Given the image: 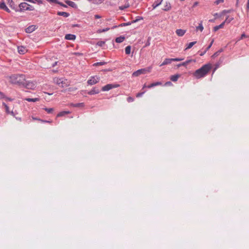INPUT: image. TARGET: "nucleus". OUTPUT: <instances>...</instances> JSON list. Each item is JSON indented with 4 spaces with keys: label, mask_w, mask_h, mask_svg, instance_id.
<instances>
[{
    "label": "nucleus",
    "mask_w": 249,
    "mask_h": 249,
    "mask_svg": "<svg viewBox=\"0 0 249 249\" xmlns=\"http://www.w3.org/2000/svg\"><path fill=\"white\" fill-rule=\"evenodd\" d=\"M212 69L210 64H206L200 68L196 70L193 73L194 76L197 79H199L205 76Z\"/></svg>",
    "instance_id": "obj_1"
},
{
    "label": "nucleus",
    "mask_w": 249,
    "mask_h": 249,
    "mask_svg": "<svg viewBox=\"0 0 249 249\" xmlns=\"http://www.w3.org/2000/svg\"><path fill=\"white\" fill-rule=\"evenodd\" d=\"M24 74H13L10 76V82L12 84L22 85L25 83Z\"/></svg>",
    "instance_id": "obj_2"
},
{
    "label": "nucleus",
    "mask_w": 249,
    "mask_h": 249,
    "mask_svg": "<svg viewBox=\"0 0 249 249\" xmlns=\"http://www.w3.org/2000/svg\"><path fill=\"white\" fill-rule=\"evenodd\" d=\"M34 10V7L27 3L21 2L19 4L18 6H17L16 12H21L25 10L33 11Z\"/></svg>",
    "instance_id": "obj_3"
},
{
    "label": "nucleus",
    "mask_w": 249,
    "mask_h": 249,
    "mask_svg": "<svg viewBox=\"0 0 249 249\" xmlns=\"http://www.w3.org/2000/svg\"><path fill=\"white\" fill-rule=\"evenodd\" d=\"M54 82L61 88H65L69 86L67 80L64 78H55L53 79Z\"/></svg>",
    "instance_id": "obj_4"
},
{
    "label": "nucleus",
    "mask_w": 249,
    "mask_h": 249,
    "mask_svg": "<svg viewBox=\"0 0 249 249\" xmlns=\"http://www.w3.org/2000/svg\"><path fill=\"white\" fill-rule=\"evenodd\" d=\"M152 67H149L147 68L139 69L132 73L133 76H138L142 74H145L147 72H150L151 71Z\"/></svg>",
    "instance_id": "obj_5"
},
{
    "label": "nucleus",
    "mask_w": 249,
    "mask_h": 249,
    "mask_svg": "<svg viewBox=\"0 0 249 249\" xmlns=\"http://www.w3.org/2000/svg\"><path fill=\"white\" fill-rule=\"evenodd\" d=\"M27 89H34L36 88V85L35 83L32 81H26L25 80V83L22 85Z\"/></svg>",
    "instance_id": "obj_6"
},
{
    "label": "nucleus",
    "mask_w": 249,
    "mask_h": 249,
    "mask_svg": "<svg viewBox=\"0 0 249 249\" xmlns=\"http://www.w3.org/2000/svg\"><path fill=\"white\" fill-rule=\"evenodd\" d=\"M100 80V78L97 76H91L90 78L88 80V84L89 85H92L95 84H97L99 82Z\"/></svg>",
    "instance_id": "obj_7"
},
{
    "label": "nucleus",
    "mask_w": 249,
    "mask_h": 249,
    "mask_svg": "<svg viewBox=\"0 0 249 249\" xmlns=\"http://www.w3.org/2000/svg\"><path fill=\"white\" fill-rule=\"evenodd\" d=\"M119 86V85L118 84H107V85H105V86L103 87L102 88V90L104 91H108L111 89L118 87Z\"/></svg>",
    "instance_id": "obj_8"
},
{
    "label": "nucleus",
    "mask_w": 249,
    "mask_h": 249,
    "mask_svg": "<svg viewBox=\"0 0 249 249\" xmlns=\"http://www.w3.org/2000/svg\"><path fill=\"white\" fill-rule=\"evenodd\" d=\"M84 92L85 93H87L89 95H94L98 94L100 92V89L97 87H94L91 90H85Z\"/></svg>",
    "instance_id": "obj_9"
},
{
    "label": "nucleus",
    "mask_w": 249,
    "mask_h": 249,
    "mask_svg": "<svg viewBox=\"0 0 249 249\" xmlns=\"http://www.w3.org/2000/svg\"><path fill=\"white\" fill-rule=\"evenodd\" d=\"M36 29H37V27H36V25H30L29 27H28L27 28H26L25 32L27 33H31L33 32H34V31H35Z\"/></svg>",
    "instance_id": "obj_10"
},
{
    "label": "nucleus",
    "mask_w": 249,
    "mask_h": 249,
    "mask_svg": "<svg viewBox=\"0 0 249 249\" xmlns=\"http://www.w3.org/2000/svg\"><path fill=\"white\" fill-rule=\"evenodd\" d=\"M7 4L12 9L15 10L16 12L17 6L15 4L13 0H7Z\"/></svg>",
    "instance_id": "obj_11"
},
{
    "label": "nucleus",
    "mask_w": 249,
    "mask_h": 249,
    "mask_svg": "<svg viewBox=\"0 0 249 249\" xmlns=\"http://www.w3.org/2000/svg\"><path fill=\"white\" fill-rule=\"evenodd\" d=\"M76 36L73 34H66L65 38L67 40H73L75 39Z\"/></svg>",
    "instance_id": "obj_12"
},
{
    "label": "nucleus",
    "mask_w": 249,
    "mask_h": 249,
    "mask_svg": "<svg viewBox=\"0 0 249 249\" xmlns=\"http://www.w3.org/2000/svg\"><path fill=\"white\" fill-rule=\"evenodd\" d=\"M65 2L69 6H70L72 7V8H76L77 7V6L76 4V3H74V2L72 1L67 0L65 1Z\"/></svg>",
    "instance_id": "obj_13"
},
{
    "label": "nucleus",
    "mask_w": 249,
    "mask_h": 249,
    "mask_svg": "<svg viewBox=\"0 0 249 249\" xmlns=\"http://www.w3.org/2000/svg\"><path fill=\"white\" fill-rule=\"evenodd\" d=\"M176 33L178 36H182L186 33V31L182 29H177Z\"/></svg>",
    "instance_id": "obj_14"
},
{
    "label": "nucleus",
    "mask_w": 249,
    "mask_h": 249,
    "mask_svg": "<svg viewBox=\"0 0 249 249\" xmlns=\"http://www.w3.org/2000/svg\"><path fill=\"white\" fill-rule=\"evenodd\" d=\"M172 62V58H166L164 61L160 65V66L170 64Z\"/></svg>",
    "instance_id": "obj_15"
},
{
    "label": "nucleus",
    "mask_w": 249,
    "mask_h": 249,
    "mask_svg": "<svg viewBox=\"0 0 249 249\" xmlns=\"http://www.w3.org/2000/svg\"><path fill=\"white\" fill-rule=\"evenodd\" d=\"M162 1V0H157L156 1H155L152 4L153 8L155 9L156 7H157L161 3Z\"/></svg>",
    "instance_id": "obj_16"
},
{
    "label": "nucleus",
    "mask_w": 249,
    "mask_h": 249,
    "mask_svg": "<svg viewBox=\"0 0 249 249\" xmlns=\"http://www.w3.org/2000/svg\"><path fill=\"white\" fill-rule=\"evenodd\" d=\"M57 14L58 15V16H63L65 18H67L69 16H70V14L69 13H67V12H58L57 13Z\"/></svg>",
    "instance_id": "obj_17"
},
{
    "label": "nucleus",
    "mask_w": 249,
    "mask_h": 249,
    "mask_svg": "<svg viewBox=\"0 0 249 249\" xmlns=\"http://www.w3.org/2000/svg\"><path fill=\"white\" fill-rule=\"evenodd\" d=\"M71 106L73 107H83L84 106V103H76V104H71Z\"/></svg>",
    "instance_id": "obj_18"
},
{
    "label": "nucleus",
    "mask_w": 249,
    "mask_h": 249,
    "mask_svg": "<svg viewBox=\"0 0 249 249\" xmlns=\"http://www.w3.org/2000/svg\"><path fill=\"white\" fill-rule=\"evenodd\" d=\"M18 49L20 54H24L26 51L25 48L23 46L18 47Z\"/></svg>",
    "instance_id": "obj_19"
},
{
    "label": "nucleus",
    "mask_w": 249,
    "mask_h": 249,
    "mask_svg": "<svg viewBox=\"0 0 249 249\" xmlns=\"http://www.w3.org/2000/svg\"><path fill=\"white\" fill-rule=\"evenodd\" d=\"M179 77V74L173 75L171 76L170 79L171 81H172L173 82H176L178 80Z\"/></svg>",
    "instance_id": "obj_20"
},
{
    "label": "nucleus",
    "mask_w": 249,
    "mask_h": 249,
    "mask_svg": "<svg viewBox=\"0 0 249 249\" xmlns=\"http://www.w3.org/2000/svg\"><path fill=\"white\" fill-rule=\"evenodd\" d=\"M203 29H204V28H203V26L202 25V21H201L200 23H199L198 26L196 27V31H197L199 30L200 32H202V31L203 30Z\"/></svg>",
    "instance_id": "obj_21"
},
{
    "label": "nucleus",
    "mask_w": 249,
    "mask_h": 249,
    "mask_svg": "<svg viewBox=\"0 0 249 249\" xmlns=\"http://www.w3.org/2000/svg\"><path fill=\"white\" fill-rule=\"evenodd\" d=\"M171 8V4L169 2H166L164 8H162L163 10L167 11L169 10Z\"/></svg>",
    "instance_id": "obj_22"
},
{
    "label": "nucleus",
    "mask_w": 249,
    "mask_h": 249,
    "mask_svg": "<svg viewBox=\"0 0 249 249\" xmlns=\"http://www.w3.org/2000/svg\"><path fill=\"white\" fill-rule=\"evenodd\" d=\"M224 22H222L220 25L214 27V28H213V31L214 32H216L219 29L222 28L224 27Z\"/></svg>",
    "instance_id": "obj_23"
},
{
    "label": "nucleus",
    "mask_w": 249,
    "mask_h": 249,
    "mask_svg": "<svg viewBox=\"0 0 249 249\" xmlns=\"http://www.w3.org/2000/svg\"><path fill=\"white\" fill-rule=\"evenodd\" d=\"M125 39V37L123 36H120L119 37H117L115 39V41L117 43H122Z\"/></svg>",
    "instance_id": "obj_24"
},
{
    "label": "nucleus",
    "mask_w": 249,
    "mask_h": 249,
    "mask_svg": "<svg viewBox=\"0 0 249 249\" xmlns=\"http://www.w3.org/2000/svg\"><path fill=\"white\" fill-rule=\"evenodd\" d=\"M25 100L28 102H36L37 101H38L39 100V99L38 98H25Z\"/></svg>",
    "instance_id": "obj_25"
},
{
    "label": "nucleus",
    "mask_w": 249,
    "mask_h": 249,
    "mask_svg": "<svg viewBox=\"0 0 249 249\" xmlns=\"http://www.w3.org/2000/svg\"><path fill=\"white\" fill-rule=\"evenodd\" d=\"M234 19V18L233 17H230L229 16L226 18V19L224 21H223V22H224V24L225 23H230L233 19Z\"/></svg>",
    "instance_id": "obj_26"
},
{
    "label": "nucleus",
    "mask_w": 249,
    "mask_h": 249,
    "mask_svg": "<svg viewBox=\"0 0 249 249\" xmlns=\"http://www.w3.org/2000/svg\"><path fill=\"white\" fill-rule=\"evenodd\" d=\"M2 106L4 107L6 113L8 114L10 112L9 107L5 103H2Z\"/></svg>",
    "instance_id": "obj_27"
},
{
    "label": "nucleus",
    "mask_w": 249,
    "mask_h": 249,
    "mask_svg": "<svg viewBox=\"0 0 249 249\" xmlns=\"http://www.w3.org/2000/svg\"><path fill=\"white\" fill-rule=\"evenodd\" d=\"M196 41H193L187 44V47L186 48L185 50L191 48L195 44H196Z\"/></svg>",
    "instance_id": "obj_28"
},
{
    "label": "nucleus",
    "mask_w": 249,
    "mask_h": 249,
    "mask_svg": "<svg viewBox=\"0 0 249 249\" xmlns=\"http://www.w3.org/2000/svg\"><path fill=\"white\" fill-rule=\"evenodd\" d=\"M70 113V112L69 111H61L60 112H59L57 115V117H61V116H63L66 114H68Z\"/></svg>",
    "instance_id": "obj_29"
},
{
    "label": "nucleus",
    "mask_w": 249,
    "mask_h": 249,
    "mask_svg": "<svg viewBox=\"0 0 249 249\" xmlns=\"http://www.w3.org/2000/svg\"><path fill=\"white\" fill-rule=\"evenodd\" d=\"M131 47L130 46H127L125 48V53L126 54H129L131 52Z\"/></svg>",
    "instance_id": "obj_30"
},
{
    "label": "nucleus",
    "mask_w": 249,
    "mask_h": 249,
    "mask_svg": "<svg viewBox=\"0 0 249 249\" xmlns=\"http://www.w3.org/2000/svg\"><path fill=\"white\" fill-rule=\"evenodd\" d=\"M107 63L106 62H97L94 64H93L94 66H102L106 64Z\"/></svg>",
    "instance_id": "obj_31"
},
{
    "label": "nucleus",
    "mask_w": 249,
    "mask_h": 249,
    "mask_svg": "<svg viewBox=\"0 0 249 249\" xmlns=\"http://www.w3.org/2000/svg\"><path fill=\"white\" fill-rule=\"evenodd\" d=\"M132 23V21L128 22L126 23H123L118 25L119 27H124L125 26L130 25Z\"/></svg>",
    "instance_id": "obj_32"
},
{
    "label": "nucleus",
    "mask_w": 249,
    "mask_h": 249,
    "mask_svg": "<svg viewBox=\"0 0 249 249\" xmlns=\"http://www.w3.org/2000/svg\"><path fill=\"white\" fill-rule=\"evenodd\" d=\"M48 113H52L53 111V108H43Z\"/></svg>",
    "instance_id": "obj_33"
},
{
    "label": "nucleus",
    "mask_w": 249,
    "mask_h": 249,
    "mask_svg": "<svg viewBox=\"0 0 249 249\" xmlns=\"http://www.w3.org/2000/svg\"><path fill=\"white\" fill-rule=\"evenodd\" d=\"M105 44V41H99L97 42L96 43V45L99 46H100V47H102L103 46V45H104Z\"/></svg>",
    "instance_id": "obj_34"
},
{
    "label": "nucleus",
    "mask_w": 249,
    "mask_h": 249,
    "mask_svg": "<svg viewBox=\"0 0 249 249\" xmlns=\"http://www.w3.org/2000/svg\"><path fill=\"white\" fill-rule=\"evenodd\" d=\"M109 29H110V28H105V29H99V30H98L97 32L99 33H102V32H105L107 31Z\"/></svg>",
    "instance_id": "obj_35"
},
{
    "label": "nucleus",
    "mask_w": 249,
    "mask_h": 249,
    "mask_svg": "<svg viewBox=\"0 0 249 249\" xmlns=\"http://www.w3.org/2000/svg\"><path fill=\"white\" fill-rule=\"evenodd\" d=\"M5 3L3 1L0 2V9H3L6 6Z\"/></svg>",
    "instance_id": "obj_36"
},
{
    "label": "nucleus",
    "mask_w": 249,
    "mask_h": 249,
    "mask_svg": "<svg viewBox=\"0 0 249 249\" xmlns=\"http://www.w3.org/2000/svg\"><path fill=\"white\" fill-rule=\"evenodd\" d=\"M161 84H162V83L160 82H156L152 83V86H153V87H156L157 86L161 85Z\"/></svg>",
    "instance_id": "obj_37"
},
{
    "label": "nucleus",
    "mask_w": 249,
    "mask_h": 249,
    "mask_svg": "<svg viewBox=\"0 0 249 249\" xmlns=\"http://www.w3.org/2000/svg\"><path fill=\"white\" fill-rule=\"evenodd\" d=\"M18 114V113L17 112V111H13L12 110V111H11L8 114H10L12 116H13V117H16V115Z\"/></svg>",
    "instance_id": "obj_38"
},
{
    "label": "nucleus",
    "mask_w": 249,
    "mask_h": 249,
    "mask_svg": "<svg viewBox=\"0 0 249 249\" xmlns=\"http://www.w3.org/2000/svg\"><path fill=\"white\" fill-rule=\"evenodd\" d=\"M213 41H214V40L213 39L211 41V42L210 43V45L206 48V49L205 50L206 52H207L210 49V48L212 47L213 43Z\"/></svg>",
    "instance_id": "obj_39"
},
{
    "label": "nucleus",
    "mask_w": 249,
    "mask_h": 249,
    "mask_svg": "<svg viewBox=\"0 0 249 249\" xmlns=\"http://www.w3.org/2000/svg\"><path fill=\"white\" fill-rule=\"evenodd\" d=\"M54 3L58 4L60 5H61V6H63L64 7H67V6L66 5L63 4L62 2H59L57 0L56 2H54Z\"/></svg>",
    "instance_id": "obj_40"
},
{
    "label": "nucleus",
    "mask_w": 249,
    "mask_h": 249,
    "mask_svg": "<svg viewBox=\"0 0 249 249\" xmlns=\"http://www.w3.org/2000/svg\"><path fill=\"white\" fill-rule=\"evenodd\" d=\"M184 59L183 58H172V62L173 61H182Z\"/></svg>",
    "instance_id": "obj_41"
},
{
    "label": "nucleus",
    "mask_w": 249,
    "mask_h": 249,
    "mask_svg": "<svg viewBox=\"0 0 249 249\" xmlns=\"http://www.w3.org/2000/svg\"><path fill=\"white\" fill-rule=\"evenodd\" d=\"M187 66L186 63L185 61V62H182L181 63L178 64L177 66L178 68H179V67H180L181 66Z\"/></svg>",
    "instance_id": "obj_42"
},
{
    "label": "nucleus",
    "mask_w": 249,
    "mask_h": 249,
    "mask_svg": "<svg viewBox=\"0 0 249 249\" xmlns=\"http://www.w3.org/2000/svg\"><path fill=\"white\" fill-rule=\"evenodd\" d=\"M6 98V96L3 92L0 91V99H5Z\"/></svg>",
    "instance_id": "obj_43"
},
{
    "label": "nucleus",
    "mask_w": 249,
    "mask_h": 249,
    "mask_svg": "<svg viewBox=\"0 0 249 249\" xmlns=\"http://www.w3.org/2000/svg\"><path fill=\"white\" fill-rule=\"evenodd\" d=\"M127 101L129 103L132 102L134 101V98L132 97H128L127 98Z\"/></svg>",
    "instance_id": "obj_44"
},
{
    "label": "nucleus",
    "mask_w": 249,
    "mask_h": 249,
    "mask_svg": "<svg viewBox=\"0 0 249 249\" xmlns=\"http://www.w3.org/2000/svg\"><path fill=\"white\" fill-rule=\"evenodd\" d=\"M219 53L217 51L215 53H213V54L212 56V57L213 58H214L215 57H217L218 55H219Z\"/></svg>",
    "instance_id": "obj_45"
},
{
    "label": "nucleus",
    "mask_w": 249,
    "mask_h": 249,
    "mask_svg": "<svg viewBox=\"0 0 249 249\" xmlns=\"http://www.w3.org/2000/svg\"><path fill=\"white\" fill-rule=\"evenodd\" d=\"M142 19V17H138L135 20L132 21V23H135V22L138 21L139 20Z\"/></svg>",
    "instance_id": "obj_46"
},
{
    "label": "nucleus",
    "mask_w": 249,
    "mask_h": 249,
    "mask_svg": "<svg viewBox=\"0 0 249 249\" xmlns=\"http://www.w3.org/2000/svg\"><path fill=\"white\" fill-rule=\"evenodd\" d=\"M247 37L246 35L244 33L242 34L240 37V38L238 40H240L241 39H243L244 38Z\"/></svg>",
    "instance_id": "obj_47"
},
{
    "label": "nucleus",
    "mask_w": 249,
    "mask_h": 249,
    "mask_svg": "<svg viewBox=\"0 0 249 249\" xmlns=\"http://www.w3.org/2000/svg\"><path fill=\"white\" fill-rule=\"evenodd\" d=\"M196 62V60H192V59H190V60H187L185 61V62L186 63V65H187L188 64H189L190 63H191V62Z\"/></svg>",
    "instance_id": "obj_48"
},
{
    "label": "nucleus",
    "mask_w": 249,
    "mask_h": 249,
    "mask_svg": "<svg viewBox=\"0 0 249 249\" xmlns=\"http://www.w3.org/2000/svg\"><path fill=\"white\" fill-rule=\"evenodd\" d=\"M38 121L42 122V123H51L52 122L50 121H46V120H43L42 119H38Z\"/></svg>",
    "instance_id": "obj_49"
},
{
    "label": "nucleus",
    "mask_w": 249,
    "mask_h": 249,
    "mask_svg": "<svg viewBox=\"0 0 249 249\" xmlns=\"http://www.w3.org/2000/svg\"><path fill=\"white\" fill-rule=\"evenodd\" d=\"M144 93V92H139L136 94V97H140L142 96Z\"/></svg>",
    "instance_id": "obj_50"
},
{
    "label": "nucleus",
    "mask_w": 249,
    "mask_h": 249,
    "mask_svg": "<svg viewBox=\"0 0 249 249\" xmlns=\"http://www.w3.org/2000/svg\"><path fill=\"white\" fill-rule=\"evenodd\" d=\"M224 1V0H216L215 1V3L216 4V5H218L221 2H223Z\"/></svg>",
    "instance_id": "obj_51"
},
{
    "label": "nucleus",
    "mask_w": 249,
    "mask_h": 249,
    "mask_svg": "<svg viewBox=\"0 0 249 249\" xmlns=\"http://www.w3.org/2000/svg\"><path fill=\"white\" fill-rule=\"evenodd\" d=\"M5 7V8H4L3 10H5L8 13H10L11 11L9 10V9L6 6Z\"/></svg>",
    "instance_id": "obj_52"
},
{
    "label": "nucleus",
    "mask_w": 249,
    "mask_h": 249,
    "mask_svg": "<svg viewBox=\"0 0 249 249\" xmlns=\"http://www.w3.org/2000/svg\"><path fill=\"white\" fill-rule=\"evenodd\" d=\"M74 54L77 56H82L83 55V53H81L75 52L74 53Z\"/></svg>",
    "instance_id": "obj_53"
},
{
    "label": "nucleus",
    "mask_w": 249,
    "mask_h": 249,
    "mask_svg": "<svg viewBox=\"0 0 249 249\" xmlns=\"http://www.w3.org/2000/svg\"><path fill=\"white\" fill-rule=\"evenodd\" d=\"M7 101H12L14 100L13 99L11 98H10V97H8L7 96H6V98H5Z\"/></svg>",
    "instance_id": "obj_54"
},
{
    "label": "nucleus",
    "mask_w": 249,
    "mask_h": 249,
    "mask_svg": "<svg viewBox=\"0 0 249 249\" xmlns=\"http://www.w3.org/2000/svg\"><path fill=\"white\" fill-rule=\"evenodd\" d=\"M231 12V10H224L222 11V14H226V13H230Z\"/></svg>",
    "instance_id": "obj_55"
},
{
    "label": "nucleus",
    "mask_w": 249,
    "mask_h": 249,
    "mask_svg": "<svg viewBox=\"0 0 249 249\" xmlns=\"http://www.w3.org/2000/svg\"><path fill=\"white\" fill-rule=\"evenodd\" d=\"M150 39V37H149L148 39V40H147V42L145 44V46H149L150 45V42H149Z\"/></svg>",
    "instance_id": "obj_56"
},
{
    "label": "nucleus",
    "mask_w": 249,
    "mask_h": 249,
    "mask_svg": "<svg viewBox=\"0 0 249 249\" xmlns=\"http://www.w3.org/2000/svg\"><path fill=\"white\" fill-rule=\"evenodd\" d=\"M35 2H37L39 4L42 3V0H34Z\"/></svg>",
    "instance_id": "obj_57"
},
{
    "label": "nucleus",
    "mask_w": 249,
    "mask_h": 249,
    "mask_svg": "<svg viewBox=\"0 0 249 249\" xmlns=\"http://www.w3.org/2000/svg\"><path fill=\"white\" fill-rule=\"evenodd\" d=\"M206 52H207L205 50H204L203 52H200V53H199V55L200 56H203L204 54L206 53Z\"/></svg>",
    "instance_id": "obj_58"
},
{
    "label": "nucleus",
    "mask_w": 249,
    "mask_h": 249,
    "mask_svg": "<svg viewBox=\"0 0 249 249\" xmlns=\"http://www.w3.org/2000/svg\"><path fill=\"white\" fill-rule=\"evenodd\" d=\"M247 9L248 11L249 10V0H248L247 3Z\"/></svg>",
    "instance_id": "obj_59"
},
{
    "label": "nucleus",
    "mask_w": 249,
    "mask_h": 249,
    "mask_svg": "<svg viewBox=\"0 0 249 249\" xmlns=\"http://www.w3.org/2000/svg\"><path fill=\"white\" fill-rule=\"evenodd\" d=\"M94 17L95 18H101V16L99 15H95Z\"/></svg>",
    "instance_id": "obj_60"
},
{
    "label": "nucleus",
    "mask_w": 249,
    "mask_h": 249,
    "mask_svg": "<svg viewBox=\"0 0 249 249\" xmlns=\"http://www.w3.org/2000/svg\"><path fill=\"white\" fill-rule=\"evenodd\" d=\"M97 3H101L105 0H95Z\"/></svg>",
    "instance_id": "obj_61"
},
{
    "label": "nucleus",
    "mask_w": 249,
    "mask_h": 249,
    "mask_svg": "<svg viewBox=\"0 0 249 249\" xmlns=\"http://www.w3.org/2000/svg\"><path fill=\"white\" fill-rule=\"evenodd\" d=\"M57 63H58V62H57V61H56V62H55L54 63H53L52 64V67H55V66H56V65H57Z\"/></svg>",
    "instance_id": "obj_62"
},
{
    "label": "nucleus",
    "mask_w": 249,
    "mask_h": 249,
    "mask_svg": "<svg viewBox=\"0 0 249 249\" xmlns=\"http://www.w3.org/2000/svg\"><path fill=\"white\" fill-rule=\"evenodd\" d=\"M119 9L120 10H124L125 9V7H124V6H121L119 7Z\"/></svg>",
    "instance_id": "obj_63"
},
{
    "label": "nucleus",
    "mask_w": 249,
    "mask_h": 249,
    "mask_svg": "<svg viewBox=\"0 0 249 249\" xmlns=\"http://www.w3.org/2000/svg\"><path fill=\"white\" fill-rule=\"evenodd\" d=\"M16 118V120H18V121H21V118L20 117H17L16 116V117H15Z\"/></svg>",
    "instance_id": "obj_64"
}]
</instances>
